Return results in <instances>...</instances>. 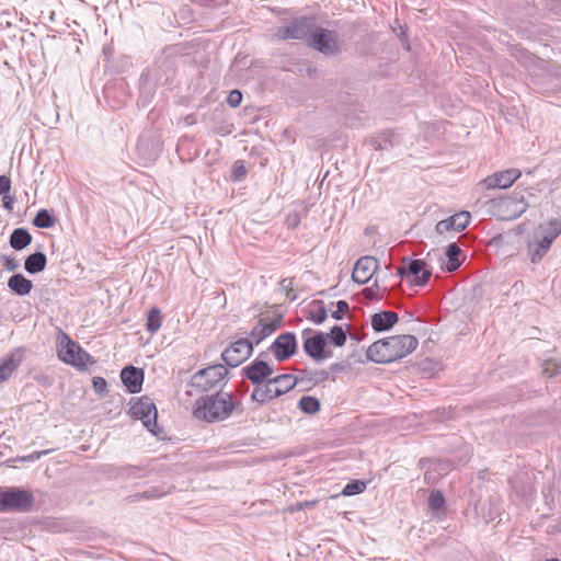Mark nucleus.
Returning a JSON list of instances; mask_svg holds the SVG:
<instances>
[{"mask_svg": "<svg viewBox=\"0 0 561 561\" xmlns=\"http://www.w3.org/2000/svg\"><path fill=\"white\" fill-rule=\"evenodd\" d=\"M417 345V339L413 335H392L374 342L368 347L366 357L377 364H389L408 356Z\"/></svg>", "mask_w": 561, "mask_h": 561, "instance_id": "obj_1", "label": "nucleus"}, {"mask_svg": "<svg viewBox=\"0 0 561 561\" xmlns=\"http://www.w3.org/2000/svg\"><path fill=\"white\" fill-rule=\"evenodd\" d=\"M239 404L229 392L204 396L196 400L193 414L197 420L214 423L228 419Z\"/></svg>", "mask_w": 561, "mask_h": 561, "instance_id": "obj_2", "label": "nucleus"}, {"mask_svg": "<svg viewBox=\"0 0 561 561\" xmlns=\"http://www.w3.org/2000/svg\"><path fill=\"white\" fill-rule=\"evenodd\" d=\"M58 344L60 348L58 350V357L64 363L71 365L79 369H84L88 364H95V359L84 351L80 344L70 336L60 332L58 335Z\"/></svg>", "mask_w": 561, "mask_h": 561, "instance_id": "obj_3", "label": "nucleus"}, {"mask_svg": "<svg viewBox=\"0 0 561 561\" xmlns=\"http://www.w3.org/2000/svg\"><path fill=\"white\" fill-rule=\"evenodd\" d=\"M35 503L33 493L28 490L10 486L0 489V512H30Z\"/></svg>", "mask_w": 561, "mask_h": 561, "instance_id": "obj_4", "label": "nucleus"}, {"mask_svg": "<svg viewBox=\"0 0 561 561\" xmlns=\"http://www.w3.org/2000/svg\"><path fill=\"white\" fill-rule=\"evenodd\" d=\"M308 46L324 56H336L343 49V42L340 39L336 31L327 30L317 24L310 36Z\"/></svg>", "mask_w": 561, "mask_h": 561, "instance_id": "obj_5", "label": "nucleus"}, {"mask_svg": "<svg viewBox=\"0 0 561 561\" xmlns=\"http://www.w3.org/2000/svg\"><path fill=\"white\" fill-rule=\"evenodd\" d=\"M316 25L317 21L313 16H298L288 24L279 26L275 36L282 41L298 39L308 44Z\"/></svg>", "mask_w": 561, "mask_h": 561, "instance_id": "obj_6", "label": "nucleus"}, {"mask_svg": "<svg viewBox=\"0 0 561 561\" xmlns=\"http://www.w3.org/2000/svg\"><path fill=\"white\" fill-rule=\"evenodd\" d=\"M228 375L222 364L210 365L196 371L190 380V386L199 392H207L217 387Z\"/></svg>", "mask_w": 561, "mask_h": 561, "instance_id": "obj_7", "label": "nucleus"}, {"mask_svg": "<svg viewBox=\"0 0 561 561\" xmlns=\"http://www.w3.org/2000/svg\"><path fill=\"white\" fill-rule=\"evenodd\" d=\"M129 403V414L131 417L140 420L148 431L157 435L158 411L153 401L149 397L144 396L139 399H131Z\"/></svg>", "mask_w": 561, "mask_h": 561, "instance_id": "obj_8", "label": "nucleus"}, {"mask_svg": "<svg viewBox=\"0 0 561 561\" xmlns=\"http://www.w3.org/2000/svg\"><path fill=\"white\" fill-rule=\"evenodd\" d=\"M304 339L305 353L316 362H322L332 356V352L325 347L328 345V335L321 331L305 329L301 333Z\"/></svg>", "mask_w": 561, "mask_h": 561, "instance_id": "obj_9", "label": "nucleus"}, {"mask_svg": "<svg viewBox=\"0 0 561 561\" xmlns=\"http://www.w3.org/2000/svg\"><path fill=\"white\" fill-rule=\"evenodd\" d=\"M402 263L397 270L398 276L408 277L413 286H425L430 282L432 271L427 268L425 261L404 257Z\"/></svg>", "mask_w": 561, "mask_h": 561, "instance_id": "obj_10", "label": "nucleus"}, {"mask_svg": "<svg viewBox=\"0 0 561 561\" xmlns=\"http://www.w3.org/2000/svg\"><path fill=\"white\" fill-rule=\"evenodd\" d=\"M266 356V352H261L255 359L241 369V376L253 386L263 383L274 374L273 367L265 360Z\"/></svg>", "mask_w": 561, "mask_h": 561, "instance_id": "obj_11", "label": "nucleus"}, {"mask_svg": "<svg viewBox=\"0 0 561 561\" xmlns=\"http://www.w3.org/2000/svg\"><path fill=\"white\" fill-rule=\"evenodd\" d=\"M278 363H283L293 357L298 351V342L294 332H284L279 334L268 347Z\"/></svg>", "mask_w": 561, "mask_h": 561, "instance_id": "obj_12", "label": "nucleus"}, {"mask_svg": "<svg viewBox=\"0 0 561 561\" xmlns=\"http://www.w3.org/2000/svg\"><path fill=\"white\" fill-rule=\"evenodd\" d=\"M253 353V346L247 337L232 342L221 354L225 365L237 367L245 362Z\"/></svg>", "mask_w": 561, "mask_h": 561, "instance_id": "obj_13", "label": "nucleus"}, {"mask_svg": "<svg viewBox=\"0 0 561 561\" xmlns=\"http://www.w3.org/2000/svg\"><path fill=\"white\" fill-rule=\"evenodd\" d=\"M283 324L282 314L276 318L262 317L249 332L248 341L252 346L259 345L264 339L273 334Z\"/></svg>", "mask_w": 561, "mask_h": 561, "instance_id": "obj_14", "label": "nucleus"}, {"mask_svg": "<svg viewBox=\"0 0 561 561\" xmlns=\"http://www.w3.org/2000/svg\"><path fill=\"white\" fill-rule=\"evenodd\" d=\"M520 170L511 168L495 172L480 182L486 190L507 188L520 176Z\"/></svg>", "mask_w": 561, "mask_h": 561, "instance_id": "obj_15", "label": "nucleus"}, {"mask_svg": "<svg viewBox=\"0 0 561 561\" xmlns=\"http://www.w3.org/2000/svg\"><path fill=\"white\" fill-rule=\"evenodd\" d=\"M378 265L377 259L373 256L359 257L353 268L352 279L359 285L368 283L377 271Z\"/></svg>", "mask_w": 561, "mask_h": 561, "instance_id": "obj_16", "label": "nucleus"}, {"mask_svg": "<svg viewBox=\"0 0 561 561\" xmlns=\"http://www.w3.org/2000/svg\"><path fill=\"white\" fill-rule=\"evenodd\" d=\"M528 207L523 195L505 196L500 198L497 208L506 213L505 219H514L522 216Z\"/></svg>", "mask_w": 561, "mask_h": 561, "instance_id": "obj_17", "label": "nucleus"}, {"mask_svg": "<svg viewBox=\"0 0 561 561\" xmlns=\"http://www.w3.org/2000/svg\"><path fill=\"white\" fill-rule=\"evenodd\" d=\"M470 213L463 210L448 217L447 219L438 221L436 224L435 230L439 234H443L447 231H462L470 224Z\"/></svg>", "mask_w": 561, "mask_h": 561, "instance_id": "obj_18", "label": "nucleus"}, {"mask_svg": "<svg viewBox=\"0 0 561 561\" xmlns=\"http://www.w3.org/2000/svg\"><path fill=\"white\" fill-rule=\"evenodd\" d=\"M145 373L141 368L128 365L121 370V379L129 393L141 391Z\"/></svg>", "mask_w": 561, "mask_h": 561, "instance_id": "obj_19", "label": "nucleus"}, {"mask_svg": "<svg viewBox=\"0 0 561 561\" xmlns=\"http://www.w3.org/2000/svg\"><path fill=\"white\" fill-rule=\"evenodd\" d=\"M551 244V238H546L545 236L539 234V232H537L535 234V240L528 243L530 261L534 264L539 263L546 255V253L549 251Z\"/></svg>", "mask_w": 561, "mask_h": 561, "instance_id": "obj_20", "label": "nucleus"}, {"mask_svg": "<svg viewBox=\"0 0 561 561\" xmlns=\"http://www.w3.org/2000/svg\"><path fill=\"white\" fill-rule=\"evenodd\" d=\"M279 396L280 391L274 387V383L270 378L263 383L254 386L251 400L257 402L259 404H264L265 402H268Z\"/></svg>", "mask_w": 561, "mask_h": 561, "instance_id": "obj_21", "label": "nucleus"}, {"mask_svg": "<svg viewBox=\"0 0 561 561\" xmlns=\"http://www.w3.org/2000/svg\"><path fill=\"white\" fill-rule=\"evenodd\" d=\"M399 321V316L394 311H380L371 316L370 323L375 332H385L393 328Z\"/></svg>", "mask_w": 561, "mask_h": 561, "instance_id": "obj_22", "label": "nucleus"}, {"mask_svg": "<svg viewBox=\"0 0 561 561\" xmlns=\"http://www.w3.org/2000/svg\"><path fill=\"white\" fill-rule=\"evenodd\" d=\"M400 142V136L392 130H383L369 139V145L375 150H389Z\"/></svg>", "mask_w": 561, "mask_h": 561, "instance_id": "obj_23", "label": "nucleus"}, {"mask_svg": "<svg viewBox=\"0 0 561 561\" xmlns=\"http://www.w3.org/2000/svg\"><path fill=\"white\" fill-rule=\"evenodd\" d=\"M8 287L18 296H26L33 289V283L23 274L16 273L8 279Z\"/></svg>", "mask_w": 561, "mask_h": 561, "instance_id": "obj_24", "label": "nucleus"}, {"mask_svg": "<svg viewBox=\"0 0 561 561\" xmlns=\"http://www.w3.org/2000/svg\"><path fill=\"white\" fill-rule=\"evenodd\" d=\"M22 357L23 355L21 351L16 350L3 359V362L0 364V382L9 379V377L21 364Z\"/></svg>", "mask_w": 561, "mask_h": 561, "instance_id": "obj_25", "label": "nucleus"}, {"mask_svg": "<svg viewBox=\"0 0 561 561\" xmlns=\"http://www.w3.org/2000/svg\"><path fill=\"white\" fill-rule=\"evenodd\" d=\"M46 265L47 256L41 251L30 254L24 261V268L28 274H38L46 268Z\"/></svg>", "mask_w": 561, "mask_h": 561, "instance_id": "obj_26", "label": "nucleus"}, {"mask_svg": "<svg viewBox=\"0 0 561 561\" xmlns=\"http://www.w3.org/2000/svg\"><path fill=\"white\" fill-rule=\"evenodd\" d=\"M32 234L25 228H15L10 236L9 243L15 251H21L31 244Z\"/></svg>", "mask_w": 561, "mask_h": 561, "instance_id": "obj_27", "label": "nucleus"}, {"mask_svg": "<svg viewBox=\"0 0 561 561\" xmlns=\"http://www.w3.org/2000/svg\"><path fill=\"white\" fill-rule=\"evenodd\" d=\"M461 254H462V250L460 249V247L457 243L451 242L447 245V249H446L447 263L445 265V268L448 273H453L461 266V264H462V260L460 259Z\"/></svg>", "mask_w": 561, "mask_h": 561, "instance_id": "obj_28", "label": "nucleus"}, {"mask_svg": "<svg viewBox=\"0 0 561 561\" xmlns=\"http://www.w3.org/2000/svg\"><path fill=\"white\" fill-rule=\"evenodd\" d=\"M274 387L280 391V396L287 393L296 387L299 378L290 374H282L275 377H271Z\"/></svg>", "mask_w": 561, "mask_h": 561, "instance_id": "obj_29", "label": "nucleus"}, {"mask_svg": "<svg viewBox=\"0 0 561 561\" xmlns=\"http://www.w3.org/2000/svg\"><path fill=\"white\" fill-rule=\"evenodd\" d=\"M57 217L54 215L53 210L42 208L39 209L35 217L33 218L32 224L42 229H48L56 225Z\"/></svg>", "mask_w": 561, "mask_h": 561, "instance_id": "obj_30", "label": "nucleus"}, {"mask_svg": "<svg viewBox=\"0 0 561 561\" xmlns=\"http://www.w3.org/2000/svg\"><path fill=\"white\" fill-rule=\"evenodd\" d=\"M328 317L324 302L322 300H313L310 304L307 318L316 324H321Z\"/></svg>", "mask_w": 561, "mask_h": 561, "instance_id": "obj_31", "label": "nucleus"}, {"mask_svg": "<svg viewBox=\"0 0 561 561\" xmlns=\"http://www.w3.org/2000/svg\"><path fill=\"white\" fill-rule=\"evenodd\" d=\"M320 408V401L313 396H302L298 401V409L305 414H316Z\"/></svg>", "mask_w": 561, "mask_h": 561, "instance_id": "obj_32", "label": "nucleus"}, {"mask_svg": "<svg viewBox=\"0 0 561 561\" xmlns=\"http://www.w3.org/2000/svg\"><path fill=\"white\" fill-rule=\"evenodd\" d=\"M161 323H162L161 310L157 307L150 308L147 313L146 330L149 333L154 334L160 329Z\"/></svg>", "mask_w": 561, "mask_h": 561, "instance_id": "obj_33", "label": "nucleus"}, {"mask_svg": "<svg viewBox=\"0 0 561 561\" xmlns=\"http://www.w3.org/2000/svg\"><path fill=\"white\" fill-rule=\"evenodd\" d=\"M542 236L546 238H551V241L561 233V220L552 218L550 219L547 225H540L539 231Z\"/></svg>", "mask_w": 561, "mask_h": 561, "instance_id": "obj_34", "label": "nucleus"}, {"mask_svg": "<svg viewBox=\"0 0 561 561\" xmlns=\"http://www.w3.org/2000/svg\"><path fill=\"white\" fill-rule=\"evenodd\" d=\"M327 335L328 340H330L334 346L341 347L346 343V332L341 325L332 327L330 333H327Z\"/></svg>", "mask_w": 561, "mask_h": 561, "instance_id": "obj_35", "label": "nucleus"}, {"mask_svg": "<svg viewBox=\"0 0 561 561\" xmlns=\"http://www.w3.org/2000/svg\"><path fill=\"white\" fill-rule=\"evenodd\" d=\"M366 489V482L362 480H353L348 482L344 489L342 490V494L345 496H353L356 494H360Z\"/></svg>", "mask_w": 561, "mask_h": 561, "instance_id": "obj_36", "label": "nucleus"}, {"mask_svg": "<svg viewBox=\"0 0 561 561\" xmlns=\"http://www.w3.org/2000/svg\"><path fill=\"white\" fill-rule=\"evenodd\" d=\"M445 497H444V494L436 490V491H432L430 496H428V507L433 511V512H439L440 510L444 508L445 506Z\"/></svg>", "mask_w": 561, "mask_h": 561, "instance_id": "obj_37", "label": "nucleus"}, {"mask_svg": "<svg viewBox=\"0 0 561 561\" xmlns=\"http://www.w3.org/2000/svg\"><path fill=\"white\" fill-rule=\"evenodd\" d=\"M165 494H167V492L162 491L160 488L153 486V488H151L149 490H146L144 492L136 493L131 497H133L134 501H138V500H152V499L161 497V496H163Z\"/></svg>", "mask_w": 561, "mask_h": 561, "instance_id": "obj_38", "label": "nucleus"}, {"mask_svg": "<svg viewBox=\"0 0 561 561\" xmlns=\"http://www.w3.org/2000/svg\"><path fill=\"white\" fill-rule=\"evenodd\" d=\"M302 376L300 379L307 377L309 380H313L314 382L325 381L329 378L330 370H319L314 373H308L307 370L301 371Z\"/></svg>", "mask_w": 561, "mask_h": 561, "instance_id": "obj_39", "label": "nucleus"}, {"mask_svg": "<svg viewBox=\"0 0 561 561\" xmlns=\"http://www.w3.org/2000/svg\"><path fill=\"white\" fill-rule=\"evenodd\" d=\"M231 173H232V179L234 181L243 180L247 175V169H245L244 162L242 160H237L232 165Z\"/></svg>", "mask_w": 561, "mask_h": 561, "instance_id": "obj_40", "label": "nucleus"}, {"mask_svg": "<svg viewBox=\"0 0 561 561\" xmlns=\"http://www.w3.org/2000/svg\"><path fill=\"white\" fill-rule=\"evenodd\" d=\"M560 369L561 365L558 364L556 360H546L542 365V373L549 378L559 374Z\"/></svg>", "mask_w": 561, "mask_h": 561, "instance_id": "obj_41", "label": "nucleus"}, {"mask_svg": "<svg viewBox=\"0 0 561 561\" xmlns=\"http://www.w3.org/2000/svg\"><path fill=\"white\" fill-rule=\"evenodd\" d=\"M335 306L336 309L332 311L331 317L335 320H342L344 314L350 310L348 302L346 300H339Z\"/></svg>", "mask_w": 561, "mask_h": 561, "instance_id": "obj_42", "label": "nucleus"}, {"mask_svg": "<svg viewBox=\"0 0 561 561\" xmlns=\"http://www.w3.org/2000/svg\"><path fill=\"white\" fill-rule=\"evenodd\" d=\"M242 102V93L239 90H232L227 96V103L231 107H238Z\"/></svg>", "mask_w": 561, "mask_h": 561, "instance_id": "obj_43", "label": "nucleus"}, {"mask_svg": "<svg viewBox=\"0 0 561 561\" xmlns=\"http://www.w3.org/2000/svg\"><path fill=\"white\" fill-rule=\"evenodd\" d=\"M93 389L96 393L101 394L106 391L107 382L103 377L96 376L92 379Z\"/></svg>", "mask_w": 561, "mask_h": 561, "instance_id": "obj_44", "label": "nucleus"}, {"mask_svg": "<svg viewBox=\"0 0 561 561\" xmlns=\"http://www.w3.org/2000/svg\"><path fill=\"white\" fill-rule=\"evenodd\" d=\"M11 190V179L7 175H0V195L9 194Z\"/></svg>", "mask_w": 561, "mask_h": 561, "instance_id": "obj_45", "label": "nucleus"}, {"mask_svg": "<svg viewBox=\"0 0 561 561\" xmlns=\"http://www.w3.org/2000/svg\"><path fill=\"white\" fill-rule=\"evenodd\" d=\"M2 196V205L5 209L8 210H12L13 209V204L15 202V198L13 196H11L10 194H4V195H1Z\"/></svg>", "mask_w": 561, "mask_h": 561, "instance_id": "obj_46", "label": "nucleus"}, {"mask_svg": "<svg viewBox=\"0 0 561 561\" xmlns=\"http://www.w3.org/2000/svg\"><path fill=\"white\" fill-rule=\"evenodd\" d=\"M4 267L8 271H15L19 267V261L14 257H7L4 262Z\"/></svg>", "mask_w": 561, "mask_h": 561, "instance_id": "obj_47", "label": "nucleus"}, {"mask_svg": "<svg viewBox=\"0 0 561 561\" xmlns=\"http://www.w3.org/2000/svg\"><path fill=\"white\" fill-rule=\"evenodd\" d=\"M48 454V450L43 451H34L31 455L23 458L24 461H35L38 460L43 455Z\"/></svg>", "mask_w": 561, "mask_h": 561, "instance_id": "obj_48", "label": "nucleus"}, {"mask_svg": "<svg viewBox=\"0 0 561 561\" xmlns=\"http://www.w3.org/2000/svg\"><path fill=\"white\" fill-rule=\"evenodd\" d=\"M193 1L201 5L208 7V5H219L222 2H225L226 0H193Z\"/></svg>", "mask_w": 561, "mask_h": 561, "instance_id": "obj_49", "label": "nucleus"}, {"mask_svg": "<svg viewBox=\"0 0 561 561\" xmlns=\"http://www.w3.org/2000/svg\"><path fill=\"white\" fill-rule=\"evenodd\" d=\"M346 365L343 363H334L329 367L330 373H342L345 371Z\"/></svg>", "mask_w": 561, "mask_h": 561, "instance_id": "obj_50", "label": "nucleus"}, {"mask_svg": "<svg viewBox=\"0 0 561 561\" xmlns=\"http://www.w3.org/2000/svg\"><path fill=\"white\" fill-rule=\"evenodd\" d=\"M313 503L312 502H299L295 505V507L293 508V511H300L305 507H309L311 506Z\"/></svg>", "mask_w": 561, "mask_h": 561, "instance_id": "obj_51", "label": "nucleus"}, {"mask_svg": "<svg viewBox=\"0 0 561 561\" xmlns=\"http://www.w3.org/2000/svg\"><path fill=\"white\" fill-rule=\"evenodd\" d=\"M249 390V386L245 382H240V385L237 388V391L241 394L245 393Z\"/></svg>", "mask_w": 561, "mask_h": 561, "instance_id": "obj_52", "label": "nucleus"}, {"mask_svg": "<svg viewBox=\"0 0 561 561\" xmlns=\"http://www.w3.org/2000/svg\"><path fill=\"white\" fill-rule=\"evenodd\" d=\"M287 222L289 227H296L299 224V218L297 215L294 216L293 220L290 219V217H288Z\"/></svg>", "mask_w": 561, "mask_h": 561, "instance_id": "obj_53", "label": "nucleus"}, {"mask_svg": "<svg viewBox=\"0 0 561 561\" xmlns=\"http://www.w3.org/2000/svg\"><path fill=\"white\" fill-rule=\"evenodd\" d=\"M365 293L368 297H373V288H366Z\"/></svg>", "mask_w": 561, "mask_h": 561, "instance_id": "obj_54", "label": "nucleus"}, {"mask_svg": "<svg viewBox=\"0 0 561 561\" xmlns=\"http://www.w3.org/2000/svg\"><path fill=\"white\" fill-rule=\"evenodd\" d=\"M287 297H289L290 300H295L296 299V295L290 294V293H287Z\"/></svg>", "mask_w": 561, "mask_h": 561, "instance_id": "obj_55", "label": "nucleus"}, {"mask_svg": "<svg viewBox=\"0 0 561 561\" xmlns=\"http://www.w3.org/2000/svg\"><path fill=\"white\" fill-rule=\"evenodd\" d=\"M546 561H560V560H559V559H557V558H551V559H548V560H546Z\"/></svg>", "mask_w": 561, "mask_h": 561, "instance_id": "obj_56", "label": "nucleus"}, {"mask_svg": "<svg viewBox=\"0 0 561 561\" xmlns=\"http://www.w3.org/2000/svg\"><path fill=\"white\" fill-rule=\"evenodd\" d=\"M226 386V382H222V385L220 386V389H224Z\"/></svg>", "mask_w": 561, "mask_h": 561, "instance_id": "obj_57", "label": "nucleus"}, {"mask_svg": "<svg viewBox=\"0 0 561 561\" xmlns=\"http://www.w3.org/2000/svg\"><path fill=\"white\" fill-rule=\"evenodd\" d=\"M226 386V382H222V385L220 386V389H224Z\"/></svg>", "mask_w": 561, "mask_h": 561, "instance_id": "obj_58", "label": "nucleus"}, {"mask_svg": "<svg viewBox=\"0 0 561 561\" xmlns=\"http://www.w3.org/2000/svg\"><path fill=\"white\" fill-rule=\"evenodd\" d=\"M226 386V382H222V385L220 386V389H224Z\"/></svg>", "mask_w": 561, "mask_h": 561, "instance_id": "obj_59", "label": "nucleus"}]
</instances>
